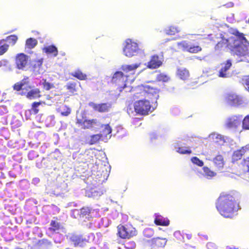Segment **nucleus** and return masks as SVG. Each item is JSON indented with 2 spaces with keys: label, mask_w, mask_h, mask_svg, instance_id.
Masks as SVG:
<instances>
[{
  "label": "nucleus",
  "mask_w": 249,
  "mask_h": 249,
  "mask_svg": "<svg viewBox=\"0 0 249 249\" xmlns=\"http://www.w3.org/2000/svg\"><path fill=\"white\" fill-rule=\"evenodd\" d=\"M239 199L233 191L221 192L215 202V207L224 217L232 218L240 209Z\"/></svg>",
  "instance_id": "f257e3e1"
},
{
  "label": "nucleus",
  "mask_w": 249,
  "mask_h": 249,
  "mask_svg": "<svg viewBox=\"0 0 249 249\" xmlns=\"http://www.w3.org/2000/svg\"><path fill=\"white\" fill-rule=\"evenodd\" d=\"M235 36H231L226 39L224 37L215 46V50L219 51L224 48H228L234 54L239 56H244L248 51L247 45L244 44L249 42L244 36L243 33L235 30L232 33Z\"/></svg>",
  "instance_id": "f03ea898"
},
{
  "label": "nucleus",
  "mask_w": 249,
  "mask_h": 249,
  "mask_svg": "<svg viewBox=\"0 0 249 249\" xmlns=\"http://www.w3.org/2000/svg\"><path fill=\"white\" fill-rule=\"evenodd\" d=\"M152 106L149 100L142 99L136 101L134 104L135 112L141 115H147L151 112Z\"/></svg>",
  "instance_id": "7ed1b4c3"
},
{
  "label": "nucleus",
  "mask_w": 249,
  "mask_h": 249,
  "mask_svg": "<svg viewBox=\"0 0 249 249\" xmlns=\"http://www.w3.org/2000/svg\"><path fill=\"white\" fill-rule=\"evenodd\" d=\"M117 229L118 234L122 239H129L137 234V230L130 224L119 225Z\"/></svg>",
  "instance_id": "20e7f679"
},
{
  "label": "nucleus",
  "mask_w": 249,
  "mask_h": 249,
  "mask_svg": "<svg viewBox=\"0 0 249 249\" xmlns=\"http://www.w3.org/2000/svg\"><path fill=\"white\" fill-rule=\"evenodd\" d=\"M127 75L124 74L122 71H116L113 75L111 82L118 86V89L122 91L123 89L126 87L125 82L127 80Z\"/></svg>",
  "instance_id": "39448f33"
},
{
  "label": "nucleus",
  "mask_w": 249,
  "mask_h": 249,
  "mask_svg": "<svg viewBox=\"0 0 249 249\" xmlns=\"http://www.w3.org/2000/svg\"><path fill=\"white\" fill-rule=\"evenodd\" d=\"M138 51V44L136 42L131 39L125 40L123 49V52L125 56L132 57L136 55Z\"/></svg>",
  "instance_id": "423d86ee"
},
{
  "label": "nucleus",
  "mask_w": 249,
  "mask_h": 249,
  "mask_svg": "<svg viewBox=\"0 0 249 249\" xmlns=\"http://www.w3.org/2000/svg\"><path fill=\"white\" fill-rule=\"evenodd\" d=\"M13 89L17 91H21L20 94L25 96L27 93L31 89L29 78L28 77L24 78L20 81L15 84L13 86Z\"/></svg>",
  "instance_id": "0eeeda50"
},
{
  "label": "nucleus",
  "mask_w": 249,
  "mask_h": 249,
  "mask_svg": "<svg viewBox=\"0 0 249 249\" xmlns=\"http://www.w3.org/2000/svg\"><path fill=\"white\" fill-rule=\"evenodd\" d=\"M182 50L191 53H197L202 51V48L198 45H196L187 40H183L178 43Z\"/></svg>",
  "instance_id": "6e6552de"
},
{
  "label": "nucleus",
  "mask_w": 249,
  "mask_h": 249,
  "mask_svg": "<svg viewBox=\"0 0 249 249\" xmlns=\"http://www.w3.org/2000/svg\"><path fill=\"white\" fill-rule=\"evenodd\" d=\"M97 123V120L95 119L87 120L84 119V118H76V124L83 129H88L92 128Z\"/></svg>",
  "instance_id": "1a4fd4ad"
},
{
  "label": "nucleus",
  "mask_w": 249,
  "mask_h": 249,
  "mask_svg": "<svg viewBox=\"0 0 249 249\" xmlns=\"http://www.w3.org/2000/svg\"><path fill=\"white\" fill-rule=\"evenodd\" d=\"M28 63V56L24 53H19L15 57V64L17 68L23 70Z\"/></svg>",
  "instance_id": "9d476101"
},
{
  "label": "nucleus",
  "mask_w": 249,
  "mask_h": 249,
  "mask_svg": "<svg viewBox=\"0 0 249 249\" xmlns=\"http://www.w3.org/2000/svg\"><path fill=\"white\" fill-rule=\"evenodd\" d=\"M163 62V58L158 54H154L147 62L146 67L150 69H155L160 67Z\"/></svg>",
  "instance_id": "9b49d317"
},
{
  "label": "nucleus",
  "mask_w": 249,
  "mask_h": 249,
  "mask_svg": "<svg viewBox=\"0 0 249 249\" xmlns=\"http://www.w3.org/2000/svg\"><path fill=\"white\" fill-rule=\"evenodd\" d=\"M226 103L231 106H238L242 104V99L234 93H228L225 96Z\"/></svg>",
  "instance_id": "f8f14e48"
},
{
  "label": "nucleus",
  "mask_w": 249,
  "mask_h": 249,
  "mask_svg": "<svg viewBox=\"0 0 249 249\" xmlns=\"http://www.w3.org/2000/svg\"><path fill=\"white\" fill-rule=\"evenodd\" d=\"M89 105L92 107L94 110L101 113L108 112L112 107V105L110 103L95 104L91 102Z\"/></svg>",
  "instance_id": "ddd939ff"
},
{
  "label": "nucleus",
  "mask_w": 249,
  "mask_h": 249,
  "mask_svg": "<svg viewBox=\"0 0 249 249\" xmlns=\"http://www.w3.org/2000/svg\"><path fill=\"white\" fill-rule=\"evenodd\" d=\"M148 89L145 85H139L138 86L132 88L130 90L133 92V96L134 99L142 97H146V89Z\"/></svg>",
  "instance_id": "4468645a"
},
{
  "label": "nucleus",
  "mask_w": 249,
  "mask_h": 249,
  "mask_svg": "<svg viewBox=\"0 0 249 249\" xmlns=\"http://www.w3.org/2000/svg\"><path fill=\"white\" fill-rule=\"evenodd\" d=\"M220 69L218 72V76L219 77L226 78L228 76L227 71L232 66V61L230 59L226 60L220 64Z\"/></svg>",
  "instance_id": "2eb2a0df"
},
{
  "label": "nucleus",
  "mask_w": 249,
  "mask_h": 249,
  "mask_svg": "<svg viewBox=\"0 0 249 249\" xmlns=\"http://www.w3.org/2000/svg\"><path fill=\"white\" fill-rule=\"evenodd\" d=\"M56 220H52L50 222L49 230L53 233H58L60 231L64 229L62 224L58 221L57 217H54Z\"/></svg>",
  "instance_id": "dca6fc26"
},
{
  "label": "nucleus",
  "mask_w": 249,
  "mask_h": 249,
  "mask_svg": "<svg viewBox=\"0 0 249 249\" xmlns=\"http://www.w3.org/2000/svg\"><path fill=\"white\" fill-rule=\"evenodd\" d=\"M242 116L234 115L229 118L227 121L226 125L230 128L237 127L240 124Z\"/></svg>",
  "instance_id": "f3484780"
},
{
  "label": "nucleus",
  "mask_w": 249,
  "mask_h": 249,
  "mask_svg": "<svg viewBox=\"0 0 249 249\" xmlns=\"http://www.w3.org/2000/svg\"><path fill=\"white\" fill-rule=\"evenodd\" d=\"M167 240L165 238L156 237L149 241L150 245L153 248H163L166 245Z\"/></svg>",
  "instance_id": "a211bd4d"
},
{
  "label": "nucleus",
  "mask_w": 249,
  "mask_h": 249,
  "mask_svg": "<svg viewBox=\"0 0 249 249\" xmlns=\"http://www.w3.org/2000/svg\"><path fill=\"white\" fill-rule=\"evenodd\" d=\"M154 223L157 226H167L170 224V221L160 214H155Z\"/></svg>",
  "instance_id": "6ab92c4d"
},
{
  "label": "nucleus",
  "mask_w": 249,
  "mask_h": 249,
  "mask_svg": "<svg viewBox=\"0 0 249 249\" xmlns=\"http://www.w3.org/2000/svg\"><path fill=\"white\" fill-rule=\"evenodd\" d=\"M238 170L241 174H246L249 172V157L243 159L238 165Z\"/></svg>",
  "instance_id": "aec40b11"
},
{
  "label": "nucleus",
  "mask_w": 249,
  "mask_h": 249,
  "mask_svg": "<svg viewBox=\"0 0 249 249\" xmlns=\"http://www.w3.org/2000/svg\"><path fill=\"white\" fill-rule=\"evenodd\" d=\"M70 239L75 247L82 246L86 241V239L83 236L77 234L72 235Z\"/></svg>",
  "instance_id": "412c9836"
},
{
  "label": "nucleus",
  "mask_w": 249,
  "mask_h": 249,
  "mask_svg": "<svg viewBox=\"0 0 249 249\" xmlns=\"http://www.w3.org/2000/svg\"><path fill=\"white\" fill-rule=\"evenodd\" d=\"M25 96L30 100L39 98L41 96V91L38 88L31 89Z\"/></svg>",
  "instance_id": "4be33fe9"
},
{
  "label": "nucleus",
  "mask_w": 249,
  "mask_h": 249,
  "mask_svg": "<svg viewBox=\"0 0 249 249\" xmlns=\"http://www.w3.org/2000/svg\"><path fill=\"white\" fill-rule=\"evenodd\" d=\"M140 63H136L131 65H124L122 66L121 69L122 71H123L124 74L127 75V74L128 72L135 71L140 67Z\"/></svg>",
  "instance_id": "5701e85b"
},
{
  "label": "nucleus",
  "mask_w": 249,
  "mask_h": 249,
  "mask_svg": "<svg viewBox=\"0 0 249 249\" xmlns=\"http://www.w3.org/2000/svg\"><path fill=\"white\" fill-rule=\"evenodd\" d=\"M145 87L148 89H146V97L150 98V96H154L155 98L157 99L159 97V90L157 88H154L148 85H145Z\"/></svg>",
  "instance_id": "b1692460"
},
{
  "label": "nucleus",
  "mask_w": 249,
  "mask_h": 249,
  "mask_svg": "<svg viewBox=\"0 0 249 249\" xmlns=\"http://www.w3.org/2000/svg\"><path fill=\"white\" fill-rule=\"evenodd\" d=\"M101 127L102 129L100 134L102 135L103 138L105 137L107 138L108 136L109 138H110L111 136L110 134L112 132V129L110 126L108 124H103Z\"/></svg>",
  "instance_id": "393cba45"
},
{
  "label": "nucleus",
  "mask_w": 249,
  "mask_h": 249,
  "mask_svg": "<svg viewBox=\"0 0 249 249\" xmlns=\"http://www.w3.org/2000/svg\"><path fill=\"white\" fill-rule=\"evenodd\" d=\"M43 51L47 54H52L54 56H56L58 53L57 48L54 45H50L44 47Z\"/></svg>",
  "instance_id": "a878e982"
},
{
  "label": "nucleus",
  "mask_w": 249,
  "mask_h": 249,
  "mask_svg": "<svg viewBox=\"0 0 249 249\" xmlns=\"http://www.w3.org/2000/svg\"><path fill=\"white\" fill-rule=\"evenodd\" d=\"M45 104L44 102H34L32 104L31 108L29 110L30 114H37L39 111V107L42 104Z\"/></svg>",
  "instance_id": "bb28decb"
},
{
  "label": "nucleus",
  "mask_w": 249,
  "mask_h": 249,
  "mask_svg": "<svg viewBox=\"0 0 249 249\" xmlns=\"http://www.w3.org/2000/svg\"><path fill=\"white\" fill-rule=\"evenodd\" d=\"M70 74L72 76H73L80 80H85L87 79V76L86 74L84 73L80 70H77L71 73Z\"/></svg>",
  "instance_id": "cd10ccee"
},
{
  "label": "nucleus",
  "mask_w": 249,
  "mask_h": 249,
  "mask_svg": "<svg viewBox=\"0 0 249 249\" xmlns=\"http://www.w3.org/2000/svg\"><path fill=\"white\" fill-rule=\"evenodd\" d=\"M243 154L239 149L234 151L231 156V162L232 163L237 162L239 160H241Z\"/></svg>",
  "instance_id": "c85d7f7f"
},
{
  "label": "nucleus",
  "mask_w": 249,
  "mask_h": 249,
  "mask_svg": "<svg viewBox=\"0 0 249 249\" xmlns=\"http://www.w3.org/2000/svg\"><path fill=\"white\" fill-rule=\"evenodd\" d=\"M215 166L218 169L223 167L224 164V159L221 155L216 156L213 160Z\"/></svg>",
  "instance_id": "c756f323"
},
{
  "label": "nucleus",
  "mask_w": 249,
  "mask_h": 249,
  "mask_svg": "<svg viewBox=\"0 0 249 249\" xmlns=\"http://www.w3.org/2000/svg\"><path fill=\"white\" fill-rule=\"evenodd\" d=\"M9 45L5 42V40L2 39L0 40V55L4 54L8 50Z\"/></svg>",
  "instance_id": "7c9ffc66"
},
{
  "label": "nucleus",
  "mask_w": 249,
  "mask_h": 249,
  "mask_svg": "<svg viewBox=\"0 0 249 249\" xmlns=\"http://www.w3.org/2000/svg\"><path fill=\"white\" fill-rule=\"evenodd\" d=\"M37 44V41L36 39L33 38H29L26 41L25 46L26 48L29 49L34 48Z\"/></svg>",
  "instance_id": "2f4dec72"
},
{
  "label": "nucleus",
  "mask_w": 249,
  "mask_h": 249,
  "mask_svg": "<svg viewBox=\"0 0 249 249\" xmlns=\"http://www.w3.org/2000/svg\"><path fill=\"white\" fill-rule=\"evenodd\" d=\"M178 75L180 79L185 80L189 78V72L186 69H179L178 71Z\"/></svg>",
  "instance_id": "473e14b6"
},
{
  "label": "nucleus",
  "mask_w": 249,
  "mask_h": 249,
  "mask_svg": "<svg viewBox=\"0 0 249 249\" xmlns=\"http://www.w3.org/2000/svg\"><path fill=\"white\" fill-rule=\"evenodd\" d=\"M165 32L168 35H175L180 32V29L177 26H170L166 30Z\"/></svg>",
  "instance_id": "72a5a7b5"
},
{
  "label": "nucleus",
  "mask_w": 249,
  "mask_h": 249,
  "mask_svg": "<svg viewBox=\"0 0 249 249\" xmlns=\"http://www.w3.org/2000/svg\"><path fill=\"white\" fill-rule=\"evenodd\" d=\"M18 39V36L15 35L9 36L5 39H4V40H5V42H8V44L12 46H14L16 43Z\"/></svg>",
  "instance_id": "f704fd0d"
},
{
  "label": "nucleus",
  "mask_w": 249,
  "mask_h": 249,
  "mask_svg": "<svg viewBox=\"0 0 249 249\" xmlns=\"http://www.w3.org/2000/svg\"><path fill=\"white\" fill-rule=\"evenodd\" d=\"M41 85L43 86V89L45 90H49L55 87L53 83L47 81L46 79H42Z\"/></svg>",
  "instance_id": "c9c22d12"
},
{
  "label": "nucleus",
  "mask_w": 249,
  "mask_h": 249,
  "mask_svg": "<svg viewBox=\"0 0 249 249\" xmlns=\"http://www.w3.org/2000/svg\"><path fill=\"white\" fill-rule=\"evenodd\" d=\"M91 210L88 207H83L80 210L79 213V216L80 217H84L87 216H89Z\"/></svg>",
  "instance_id": "e433bc0d"
},
{
  "label": "nucleus",
  "mask_w": 249,
  "mask_h": 249,
  "mask_svg": "<svg viewBox=\"0 0 249 249\" xmlns=\"http://www.w3.org/2000/svg\"><path fill=\"white\" fill-rule=\"evenodd\" d=\"M66 88L72 93H74L77 91L76 83L74 82H69L66 85Z\"/></svg>",
  "instance_id": "4c0bfd02"
},
{
  "label": "nucleus",
  "mask_w": 249,
  "mask_h": 249,
  "mask_svg": "<svg viewBox=\"0 0 249 249\" xmlns=\"http://www.w3.org/2000/svg\"><path fill=\"white\" fill-rule=\"evenodd\" d=\"M169 79V77L164 73H160L156 77V80L158 82H167Z\"/></svg>",
  "instance_id": "58836bf2"
},
{
  "label": "nucleus",
  "mask_w": 249,
  "mask_h": 249,
  "mask_svg": "<svg viewBox=\"0 0 249 249\" xmlns=\"http://www.w3.org/2000/svg\"><path fill=\"white\" fill-rule=\"evenodd\" d=\"M103 138L102 135L97 134L91 136L89 143L90 144H94L98 142L100 139Z\"/></svg>",
  "instance_id": "ea45409f"
},
{
  "label": "nucleus",
  "mask_w": 249,
  "mask_h": 249,
  "mask_svg": "<svg viewBox=\"0 0 249 249\" xmlns=\"http://www.w3.org/2000/svg\"><path fill=\"white\" fill-rule=\"evenodd\" d=\"M204 174L207 177H213L215 176L216 173L210 170L208 167L205 166L203 168Z\"/></svg>",
  "instance_id": "a19ab883"
},
{
  "label": "nucleus",
  "mask_w": 249,
  "mask_h": 249,
  "mask_svg": "<svg viewBox=\"0 0 249 249\" xmlns=\"http://www.w3.org/2000/svg\"><path fill=\"white\" fill-rule=\"evenodd\" d=\"M124 245L126 249H133L136 247V243L133 241L126 240L124 242Z\"/></svg>",
  "instance_id": "79ce46f5"
},
{
  "label": "nucleus",
  "mask_w": 249,
  "mask_h": 249,
  "mask_svg": "<svg viewBox=\"0 0 249 249\" xmlns=\"http://www.w3.org/2000/svg\"><path fill=\"white\" fill-rule=\"evenodd\" d=\"M242 128L245 130H249V115H247L242 121Z\"/></svg>",
  "instance_id": "37998d69"
},
{
  "label": "nucleus",
  "mask_w": 249,
  "mask_h": 249,
  "mask_svg": "<svg viewBox=\"0 0 249 249\" xmlns=\"http://www.w3.org/2000/svg\"><path fill=\"white\" fill-rule=\"evenodd\" d=\"M177 152L181 154H190L192 153V150L189 148L185 149L182 147H179L178 148Z\"/></svg>",
  "instance_id": "c03bdc74"
},
{
  "label": "nucleus",
  "mask_w": 249,
  "mask_h": 249,
  "mask_svg": "<svg viewBox=\"0 0 249 249\" xmlns=\"http://www.w3.org/2000/svg\"><path fill=\"white\" fill-rule=\"evenodd\" d=\"M191 161L193 163H194L200 167L202 166L204 164L203 161L199 160L196 157H194L192 158Z\"/></svg>",
  "instance_id": "a18cd8bd"
},
{
  "label": "nucleus",
  "mask_w": 249,
  "mask_h": 249,
  "mask_svg": "<svg viewBox=\"0 0 249 249\" xmlns=\"http://www.w3.org/2000/svg\"><path fill=\"white\" fill-rule=\"evenodd\" d=\"M71 108L67 106H65L64 110L61 112V115L63 116H67L71 113Z\"/></svg>",
  "instance_id": "49530a36"
},
{
  "label": "nucleus",
  "mask_w": 249,
  "mask_h": 249,
  "mask_svg": "<svg viewBox=\"0 0 249 249\" xmlns=\"http://www.w3.org/2000/svg\"><path fill=\"white\" fill-rule=\"evenodd\" d=\"M239 150L244 155L247 152H249V144L241 147Z\"/></svg>",
  "instance_id": "de8ad7c7"
},
{
  "label": "nucleus",
  "mask_w": 249,
  "mask_h": 249,
  "mask_svg": "<svg viewBox=\"0 0 249 249\" xmlns=\"http://www.w3.org/2000/svg\"><path fill=\"white\" fill-rule=\"evenodd\" d=\"M42 64V59H38L35 61V63L34 64V68H40V66Z\"/></svg>",
  "instance_id": "09e8293b"
},
{
  "label": "nucleus",
  "mask_w": 249,
  "mask_h": 249,
  "mask_svg": "<svg viewBox=\"0 0 249 249\" xmlns=\"http://www.w3.org/2000/svg\"><path fill=\"white\" fill-rule=\"evenodd\" d=\"M207 247L208 249H217L216 246L212 242H209L207 243Z\"/></svg>",
  "instance_id": "8fccbe9b"
},
{
  "label": "nucleus",
  "mask_w": 249,
  "mask_h": 249,
  "mask_svg": "<svg viewBox=\"0 0 249 249\" xmlns=\"http://www.w3.org/2000/svg\"><path fill=\"white\" fill-rule=\"evenodd\" d=\"M244 84L249 87V76H246L243 79Z\"/></svg>",
  "instance_id": "3c124183"
},
{
  "label": "nucleus",
  "mask_w": 249,
  "mask_h": 249,
  "mask_svg": "<svg viewBox=\"0 0 249 249\" xmlns=\"http://www.w3.org/2000/svg\"><path fill=\"white\" fill-rule=\"evenodd\" d=\"M47 242V240L45 239H43L41 240H40L38 241V244H40V246L45 244Z\"/></svg>",
  "instance_id": "603ef678"
},
{
  "label": "nucleus",
  "mask_w": 249,
  "mask_h": 249,
  "mask_svg": "<svg viewBox=\"0 0 249 249\" xmlns=\"http://www.w3.org/2000/svg\"><path fill=\"white\" fill-rule=\"evenodd\" d=\"M186 236L188 239H190L191 238L192 235L191 234H187Z\"/></svg>",
  "instance_id": "864d4df0"
},
{
  "label": "nucleus",
  "mask_w": 249,
  "mask_h": 249,
  "mask_svg": "<svg viewBox=\"0 0 249 249\" xmlns=\"http://www.w3.org/2000/svg\"><path fill=\"white\" fill-rule=\"evenodd\" d=\"M248 90H249V89H248Z\"/></svg>",
  "instance_id": "5fc2aeb1"
}]
</instances>
